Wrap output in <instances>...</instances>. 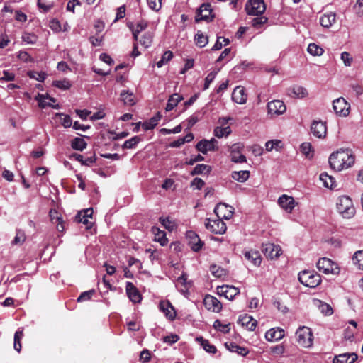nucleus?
<instances>
[{
	"label": "nucleus",
	"mask_w": 363,
	"mask_h": 363,
	"mask_svg": "<svg viewBox=\"0 0 363 363\" xmlns=\"http://www.w3.org/2000/svg\"><path fill=\"white\" fill-rule=\"evenodd\" d=\"M357 359V355L355 353H344L336 355L333 363H354Z\"/></svg>",
	"instance_id": "nucleus-26"
},
{
	"label": "nucleus",
	"mask_w": 363,
	"mask_h": 363,
	"mask_svg": "<svg viewBox=\"0 0 363 363\" xmlns=\"http://www.w3.org/2000/svg\"><path fill=\"white\" fill-rule=\"evenodd\" d=\"M186 239L188 240L189 246L193 251L199 252L202 248L203 243L194 231H187Z\"/></svg>",
	"instance_id": "nucleus-12"
},
{
	"label": "nucleus",
	"mask_w": 363,
	"mask_h": 363,
	"mask_svg": "<svg viewBox=\"0 0 363 363\" xmlns=\"http://www.w3.org/2000/svg\"><path fill=\"white\" fill-rule=\"evenodd\" d=\"M245 10L248 15L259 16L266 10V6L264 0H248Z\"/></svg>",
	"instance_id": "nucleus-6"
},
{
	"label": "nucleus",
	"mask_w": 363,
	"mask_h": 363,
	"mask_svg": "<svg viewBox=\"0 0 363 363\" xmlns=\"http://www.w3.org/2000/svg\"><path fill=\"white\" fill-rule=\"evenodd\" d=\"M23 336V332L21 330H18L15 333L13 347H14V349L18 352H20L21 350V340Z\"/></svg>",
	"instance_id": "nucleus-51"
},
{
	"label": "nucleus",
	"mask_w": 363,
	"mask_h": 363,
	"mask_svg": "<svg viewBox=\"0 0 363 363\" xmlns=\"http://www.w3.org/2000/svg\"><path fill=\"white\" fill-rule=\"evenodd\" d=\"M278 203L287 213H291L296 206L294 198L286 194H283L279 198Z\"/></svg>",
	"instance_id": "nucleus-19"
},
{
	"label": "nucleus",
	"mask_w": 363,
	"mask_h": 363,
	"mask_svg": "<svg viewBox=\"0 0 363 363\" xmlns=\"http://www.w3.org/2000/svg\"><path fill=\"white\" fill-rule=\"evenodd\" d=\"M301 152L307 157L312 158L313 157V151L312 145L310 143H303L300 147Z\"/></svg>",
	"instance_id": "nucleus-41"
},
{
	"label": "nucleus",
	"mask_w": 363,
	"mask_h": 363,
	"mask_svg": "<svg viewBox=\"0 0 363 363\" xmlns=\"http://www.w3.org/2000/svg\"><path fill=\"white\" fill-rule=\"evenodd\" d=\"M203 305L208 311L218 313L222 309V303L216 297L211 295H206L203 299Z\"/></svg>",
	"instance_id": "nucleus-14"
},
{
	"label": "nucleus",
	"mask_w": 363,
	"mask_h": 363,
	"mask_svg": "<svg viewBox=\"0 0 363 363\" xmlns=\"http://www.w3.org/2000/svg\"><path fill=\"white\" fill-rule=\"evenodd\" d=\"M157 125V119H154L152 117L149 121L144 122L142 126L145 130H152Z\"/></svg>",
	"instance_id": "nucleus-56"
},
{
	"label": "nucleus",
	"mask_w": 363,
	"mask_h": 363,
	"mask_svg": "<svg viewBox=\"0 0 363 363\" xmlns=\"http://www.w3.org/2000/svg\"><path fill=\"white\" fill-rule=\"evenodd\" d=\"M149 7L156 11L162 7V0H147Z\"/></svg>",
	"instance_id": "nucleus-58"
},
{
	"label": "nucleus",
	"mask_w": 363,
	"mask_h": 363,
	"mask_svg": "<svg viewBox=\"0 0 363 363\" xmlns=\"http://www.w3.org/2000/svg\"><path fill=\"white\" fill-rule=\"evenodd\" d=\"M262 252L270 259L277 258L281 254V249L279 245L273 243H266L262 246Z\"/></svg>",
	"instance_id": "nucleus-17"
},
{
	"label": "nucleus",
	"mask_w": 363,
	"mask_h": 363,
	"mask_svg": "<svg viewBox=\"0 0 363 363\" xmlns=\"http://www.w3.org/2000/svg\"><path fill=\"white\" fill-rule=\"evenodd\" d=\"M25 239L26 237L24 233L22 231L18 230L17 231L16 235L13 240L12 241V243L16 245L22 244L24 242Z\"/></svg>",
	"instance_id": "nucleus-63"
},
{
	"label": "nucleus",
	"mask_w": 363,
	"mask_h": 363,
	"mask_svg": "<svg viewBox=\"0 0 363 363\" xmlns=\"http://www.w3.org/2000/svg\"><path fill=\"white\" fill-rule=\"evenodd\" d=\"M341 60L343 61L344 65L347 67H350L352 62V57L350 56V53L347 52H343L341 54Z\"/></svg>",
	"instance_id": "nucleus-61"
},
{
	"label": "nucleus",
	"mask_w": 363,
	"mask_h": 363,
	"mask_svg": "<svg viewBox=\"0 0 363 363\" xmlns=\"http://www.w3.org/2000/svg\"><path fill=\"white\" fill-rule=\"evenodd\" d=\"M268 114L272 116H280L284 114L286 111L285 104L281 100H272L267 104Z\"/></svg>",
	"instance_id": "nucleus-8"
},
{
	"label": "nucleus",
	"mask_w": 363,
	"mask_h": 363,
	"mask_svg": "<svg viewBox=\"0 0 363 363\" xmlns=\"http://www.w3.org/2000/svg\"><path fill=\"white\" fill-rule=\"evenodd\" d=\"M52 85L63 90L69 89L71 87L70 82L66 79L54 81Z\"/></svg>",
	"instance_id": "nucleus-53"
},
{
	"label": "nucleus",
	"mask_w": 363,
	"mask_h": 363,
	"mask_svg": "<svg viewBox=\"0 0 363 363\" xmlns=\"http://www.w3.org/2000/svg\"><path fill=\"white\" fill-rule=\"evenodd\" d=\"M37 6L41 12L45 13L55 6V3L50 0H37Z\"/></svg>",
	"instance_id": "nucleus-32"
},
{
	"label": "nucleus",
	"mask_w": 363,
	"mask_h": 363,
	"mask_svg": "<svg viewBox=\"0 0 363 363\" xmlns=\"http://www.w3.org/2000/svg\"><path fill=\"white\" fill-rule=\"evenodd\" d=\"M173 57V53L171 51H166L162 56L160 60L157 62V67H162Z\"/></svg>",
	"instance_id": "nucleus-50"
},
{
	"label": "nucleus",
	"mask_w": 363,
	"mask_h": 363,
	"mask_svg": "<svg viewBox=\"0 0 363 363\" xmlns=\"http://www.w3.org/2000/svg\"><path fill=\"white\" fill-rule=\"evenodd\" d=\"M213 327L216 330H218L222 333H228L230 329L229 323L223 324L219 320H216L214 321Z\"/></svg>",
	"instance_id": "nucleus-52"
},
{
	"label": "nucleus",
	"mask_w": 363,
	"mask_h": 363,
	"mask_svg": "<svg viewBox=\"0 0 363 363\" xmlns=\"http://www.w3.org/2000/svg\"><path fill=\"white\" fill-rule=\"evenodd\" d=\"M160 309L164 313L165 316L170 320H173L175 319L176 311L169 301H162L160 303Z\"/></svg>",
	"instance_id": "nucleus-22"
},
{
	"label": "nucleus",
	"mask_w": 363,
	"mask_h": 363,
	"mask_svg": "<svg viewBox=\"0 0 363 363\" xmlns=\"http://www.w3.org/2000/svg\"><path fill=\"white\" fill-rule=\"evenodd\" d=\"M128 26L132 30L133 35L135 40H138L139 33L140 32H142L143 30H144L147 28V23L146 21L142 20V21H139L135 25V26H134V24L133 23H128Z\"/></svg>",
	"instance_id": "nucleus-27"
},
{
	"label": "nucleus",
	"mask_w": 363,
	"mask_h": 363,
	"mask_svg": "<svg viewBox=\"0 0 363 363\" xmlns=\"http://www.w3.org/2000/svg\"><path fill=\"white\" fill-rule=\"evenodd\" d=\"M333 108L337 115L346 116L350 113V105L344 98L340 97L333 101Z\"/></svg>",
	"instance_id": "nucleus-9"
},
{
	"label": "nucleus",
	"mask_w": 363,
	"mask_h": 363,
	"mask_svg": "<svg viewBox=\"0 0 363 363\" xmlns=\"http://www.w3.org/2000/svg\"><path fill=\"white\" fill-rule=\"evenodd\" d=\"M354 161L355 157L350 149H340L329 157L330 167L337 172L352 167Z\"/></svg>",
	"instance_id": "nucleus-1"
},
{
	"label": "nucleus",
	"mask_w": 363,
	"mask_h": 363,
	"mask_svg": "<svg viewBox=\"0 0 363 363\" xmlns=\"http://www.w3.org/2000/svg\"><path fill=\"white\" fill-rule=\"evenodd\" d=\"M316 265L318 269L325 274H332L337 275L340 273V271L337 264L333 262L330 259L326 257L319 259Z\"/></svg>",
	"instance_id": "nucleus-4"
},
{
	"label": "nucleus",
	"mask_w": 363,
	"mask_h": 363,
	"mask_svg": "<svg viewBox=\"0 0 363 363\" xmlns=\"http://www.w3.org/2000/svg\"><path fill=\"white\" fill-rule=\"evenodd\" d=\"M213 18L212 15L211 5L209 3L203 4L199 11V13L196 17V21H200L201 20L206 21H211Z\"/></svg>",
	"instance_id": "nucleus-13"
},
{
	"label": "nucleus",
	"mask_w": 363,
	"mask_h": 363,
	"mask_svg": "<svg viewBox=\"0 0 363 363\" xmlns=\"http://www.w3.org/2000/svg\"><path fill=\"white\" fill-rule=\"evenodd\" d=\"M87 146V143L82 138H74L71 141V147L76 150L83 151Z\"/></svg>",
	"instance_id": "nucleus-34"
},
{
	"label": "nucleus",
	"mask_w": 363,
	"mask_h": 363,
	"mask_svg": "<svg viewBox=\"0 0 363 363\" xmlns=\"http://www.w3.org/2000/svg\"><path fill=\"white\" fill-rule=\"evenodd\" d=\"M205 226L215 234H223L226 231V225L223 219L217 217L216 219L207 218L206 220Z\"/></svg>",
	"instance_id": "nucleus-7"
},
{
	"label": "nucleus",
	"mask_w": 363,
	"mask_h": 363,
	"mask_svg": "<svg viewBox=\"0 0 363 363\" xmlns=\"http://www.w3.org/2000/svg\"><path fill=\"white\" fill-rule=\"evenodd\" d=\"M182 99H183V97L181 96L178 94H174L173 95H172L170 96V98L169 99L168 102L167 104V106L165 108L166 111H172L178 104V103L179 101H181Z\"/></svg>",
	"instance_id": "nucleus-35"
},
{
	"label": "nucleus",
	"mask_w": 363,
	"mask_h": 363,
	"mask_svg": "<svg viewBox=\"0 0 363 363\" xmlns=\"http://www.w3.org/2000/svg\"><path fill=\"white\" fill-rule=\"evenodd\" d=\"M247 95L242 86H237L232 93V99L238 104H244L246 103Z\"/></svg>",
	"instance_id": "nucleus-21"
},
{
	"label": "nucleus",
	"mask_w": 363,
	"mask_h": 363,
	"mask_svg": "<svg viewBox=\"0 0 363 363\" xmlns=\"http://www.w3.org/2000/svg\"><path fill=\"white\" fill-rule=\"evenodd\" d=\"M296 340L299 345L310 347L313 345V335L308 327H300L296 333Z\"/></svg>",
	"instance_id": "nucleus-5"
},
{
	"label": "nucleus",
	"mask_w": 363,
	"mask_h": 363,
	"mask_svg": "<svg viewBox=\"0 0 363 363\" xmlns=\"http://www.w3.org/2000/svg\"><path fill=\"white\" fill-rule=\"evenodd\" d=\"M319 303V309L320 310L322 313H323L325 315H330L333 313V308L329 304L323 303L320 301Z\"/></svg>",
	"instance_id": "nucleus-55"
},
{
	"label": "nucleus",
	"mask_w": 363,
	"mask_h": 363,
	"mask_svg": "<svg viewBox=\"0 0 363 363\" xmlns=\"http://www.w3.org/2000/svg\"><path fill=\"white\" fill-rule=\"evenodd\" d=\"M352 261L359 269L363 270V250L356 252L352 256Z\"/></svg>",
	"instance_id": "nucleus-40"
},
{
	"label": "nucleus",
	"mask_w": 363,
	"mask_h": 363,
	"mask_svg": "<svg viewBox=\"0 0 363 363\" xmlns=\"http://www.w3.org/2000/svg\"><path fill=\"white\" fill-rule=\"evenodd\" d=\"M231 133V129L230 126H226L225 128L222 127H216L214 129V135L218 138H220L223 136H228Z\"/></svg>",
	"instance_id": "nucleus-44"
},
{
	"label": "nucleus",
	"mask_w": 363,
	"mask_h": 363,
	"mask_svg": "<svg viewBox=\"0 0 363 363\" xmlns=\"http://www.w3.org/2000/svg\"><path fill=\"white\" fill-rule=\"evenodd\" d=\"M218 294L228 300H233L235 296L240 294V290L233 286L225 285L218 287Z\"/></svg>",
	"instance_id": "nucleus-18"
},
{
	"label": "nucleus",
	"mask_w": 363,
	"mask_h": 363,
	"mask_svg": "<svg viewBox=\"0 0 363 363\" xmlns=\"http://www.w3.org/2000/svg\"><path fill=\"white\" fill-rule=\"evenodd\" d=\"M218 141L215 138L211 140H201L196 144V149L203 154H206L208 151L218 150Z\"/></svg>",
	"instance_id": "nucleus-11"
},
{
	"label": "nucleus",
	"mask_w": 363,
	"mask_h": 363,
	"mask_svg": "<svg viewBox=\"0 0 363 363\" xmlns=\"http://www.w3.org/2000/svg\"><path fill=\"white\" fill-rule=\"evenodd\" d=\"M28 75L30 78H33L39 82H43L45 79L46 76H47V74L43 72H30L28 74Z\"/></svg>",
	"instance_id": "nucleus-60"
},
{
	"label": "nucleus",
	"mask_w": 363,
	"mask_h": 363,
	"mask_svg": "<svg viewBox=\"0 0 363 363\" xmlns=\"http://www.w3.org/2000/svg\"><path fill=\"white\" fill-rule=\"evenodd\" d=\"M196 340L200 343L203 350L211 354H215L217 351L216 347L210 343L208 340L203 339L202 337H197Z\"/></svg>",
	"instance_id": "nucleus-31"
},
{
	"label": "nucleus",
	"mask_w": 363,
	"mask_h": 363,
	"mask_svg": "<svg viewBox=\"0 0 363 363\" xmlns=\"http://www.w3.org/2000/svg\"><path fill=\"white\" fill-rule=\"evenodd\" d=\"M245 257L251 262L255 266H259L262 262L261 255L259 252L255 250L246 251L244 253Z\"/></svg>",
	"instance_id": "nucleus-30"
},
{
	"label": "nucleus",
	"mask_w": 363,
	"mask_h": 363,
	"mask_svg": "<svg viewBox=\"0 0 363 363\" xmlns=\"http://www.w3.org/2000/svg\"><path fill=\"white\" fill-rule=\"evenodd\" d=\"M95 293V290L91 289L86 291L82 292L80 296L77 298L78 302H83L89 301L91 298L92 296Z\"/></svg>",
	"instance_id": "nucleus-54"
},
{
	"label": "nucleus",
	"mask_w": 363,
	"mask_h": 363,
	"mask_svg": "<svg viewBox=\"0 0 363 363\" xmlns=\"http://www.w3.org/2000/svg\"><path fill=\"white\" fill-rule=\"evenodd\" d=\"M308 94L307 89L301 86H293L288 89V95L293 98L303 99Z\"/></svg>",
	"instance_id": "nucleus-25"
},
{
	"label": "nucleus",
	"mask_w": 363,
	"mask_h": 363,
	"mask_svg": "<svg viewBox=\"0 0 363 363\" xmlns=\"http://www.w3.org/2000/svg\"><path fill=\"white\" fill-rule=\"evenodd\" d=\"M320 180L323 182L324 186L333 189L335 187V180L332 176L323 172L320 174Z\"/></svg>",
	"instance_id": "nucleus-33"
},
{
	"label": "nucleus",
	"mask_w": 363,
	"mask_h": 363,
	"mask_svg": "<svg viewBox=\"0 0 363 363\" xmlns=\"http://www.w3.org/2000/svg\"><path fill=\"white\" fill-rule=\"evenodd\" d=\"M216 74H217V72H211L207 75V77L205 79V83H204V87H203L204 89H207L209 87L210 84L213 81Z\"/></svg>",
	"instance_id": "nucleus-64"
},
{
	"label": "nucleus",
	"mask_w": 363,
	"mask_h": 363,
	"mask_svg": "<svg viewBox=\"0 0 363 363\" xmlns=\"http://www.w3.org/2000/svg\"><path fill=\"white\" fill-rule=\"evenodd\" d=\"M205 183L201 179V178H195L192 180V182H191V186L194 189H198V190H200L203 188V186H204Z\"/></svg>",
	"instance_id": "nucleus-59"
},
{
	"label": "nucleus",
	"mask_w": 363,
	"mask_h": 363,
	"mask_svg": "<svg viewBox=\"0 0 363 363\" xmlns=\"http://www.w3.org/2000/svg\"><path fill=\"white\" fill-rule=\"evenodd\" d=\"M298 279L303 285L310 288H315L321 283L320 274L314 271H301L298 273Z\"/></svg>",
	"instance_id": "nucleus-3"
},
{
	"label": "nucleus",
	"mask_w": 363,
	"mask_h": 363,
	"mask_svg": "<svg viewBox=\"0 0 363 363\" xmlns=\"http://www.w3.org/2000/svg\"><path fill=\"white\" fill-rule=\"evenodd\" d=\"M281 141L279 140H272L266 143L265 147L267 151H272V150H279L281 147Z\"/></svg>",
	"instance_id": "nucleus-49"
},
{
	"label": "nucleus",
	"mask_w": 363,
	"mask_h": 363,
	"mask_svg": "<svg viewBox=\"0 0 363 363\" xmlns=\"http://www.w3.org/2000/svg\"><path fill=\"white\" fill-rule=\"evenodd\" d=\"M226 349L232 352H235L242 357L246 356L249 353V350L243 347H240L233 342H227L225 343Z\"/></svg>",
	"instance_id": "nucleus-29"
},
{
	"label": "nucleus",
	"mask_w": 363,
	"mask_h": 363,
	"mask_svg": "<svg viewBox=\"0 0 363 363\" xmlns=\"http://www.w3.org/2000/svg\"><path fill=\"white\" fill-rule=\"evenodd\" d=\"M238 323L241 324L242 326H245L249 330L253 331L255 329L257 323L252 316L245 314L239 317Z\"/></svg>",
	"instance_id": "nucleus-23"
},
{
	"label": "nucleus",
	"mask_w": 363,
	"mask_h": 363,
	"mask_svg": "<svg viewBox=\"0 0 363 363\" xmlns=\"http://www.w3.org/2000/svg\"><path fill=\"white\" fill-rule=\"evenodd\" d=\"M311 132L315 138H325L327 135L326 123L322 121H313L311 125Z\"/></svg>",
	"instance_id": "nucleus-10"
},
{
	"label": "nucleus",
	"mask_w": 363,
	"mask_h": 363,
	"mask_svg": "<svg viewBox=\"0 0 363 363\" xmlns=\"http://www.w3.org/2000/svg\"><path fill=\"white\" fill-rule=\"evenodd\" d=\"M232 162L235 163H242L246 162V157L244 155L237 153L230 155Z\"/></svg>",
	"instance_id": "nucleus-62"
},
{
	"label": "nucleus",
	"mask_w": 363,
	"mask_h": 363,
	"mask_svg": "<svg viewBox=\"0 0 363 363\" xmlns=\"http://www.w3.org/2000/svg\"><path fill=\"white\" fill-rule=\"evenodd\" d=\"M56 116L60 117L62 121L61 124L64 128H67L71 127L72 121L70 116L57 113H56Z\"/></svg>",
	"instance_id": "nucleus-48"
},
{
	"label": "nucleus",
	"mask_w": 363,
	"mask_h": 363,
	"mask_svg": "<svg viewBox=\"0 0 363 363\" xmlns=\"http://www.w3.org/2000/svg\"><path fill=\"white\" fill-rule=\"evenodd\" d=\"M140 141V138L139 136H134L129 140H127L124 142L122 147L123 149H132L134 148L136 145Z\"/></svg>",
	"instance_id": "nucleus-47"
},
{
	"label": "nucleus",
	"mask_w": 363,
	"mask_h": 363,
	"mask_svg": "<svg viewBox=\"0 0 363 363\" xmlns=\"http://www.w3.org/2000/svg\"><path fill=\"white\" fill-rule=\"evenodd\" d=\"M232 207L225 203H219L214 208L216 216L221 219H230L233 216Z\"/></svg>",
	"instance_id": "nucleus-15"
},
{
	"label": "nucleus",
	"mask_w": 363,
	"mask_h": 363,
	"mask_svg": "<svg viewBox=\"0 0 363 363\" xmlns=\"http://www.w3.org/2000/svg\"><path fill=\"white\" fill-rule=\"evenodd\" d=\"M308 52L313 56H320L323 55V49L315 43H310L308 46Z\"/></svg>",
	"instance_id": "nucleus-43"
},
{
	"label": "nucleus",
	"mask_w": 363,
	"mask_h": 363,
	"mask_svg": "<svg viewBox=\"0 0 363 363\" xmlns=\"http://www.w3.org/2000/svg\"><path fill=\"white\" fill-rule=\"evenodd\" d=\"M161 224L167 230L169 231H172L174 228V223L169 220V218H160Z\"/></svg>",
	"instance_id": "nucleus-57"
},
{
	"label": "nucleus",
	"mask_w": 363,
	"mask_h": 363,
	"mask_svg": "<svg viewBox=\"0 0 363 363\" xmlns=\"http://www.w3.org/2000/svg\"><path fill=\"white\" fill-rule=\"evenodd\" d=\"M125 289L126 294L132 302L135 303L140 302L142 299L141 294L133 283L127 282Z\"/></svg>",
	"instance_id": "nucleus-20"
},
{
	"label": "nucleus",
	"mask_w": 363,
	"mask_h": 363,
	"mask_svg": "<svg viewBox=\"0 0 363 363\" xmlns=\"http://www.w3.org/2000/svg\"><path fill=\"white\" fill-rule=\"evenodd\" d=\"M210 272L216 278H222L226 276L225 269L216 264H211L210 266Z\"/></svg>",
	"instance_id": "nucleus-39"
},
{
	"label": "nucleus",
	"mask_w": 363,
	"mask_h": 363,
	"mask_svg": "<svg viewBox=\"0 0 363 363\" xmlns=\"http://www.w3.org/2000/svg\"><path fill=\"white\" fill-rule=\"evenodd\" d=\"M267 18L263 16L252 18L251 23L253 28L256 29L261 28L264 24L267 22Z\"/></svg>",
	"instance_id": "nucleus-45"
},
{
	"label": "nucleus",
	"mask_w": 363,
	"mask_h": 363,
	"mask_svg": "<svg viewBox=\"0 0 363 363\" xmlns=\"http://www.w3.org/2000/svg\"><path fill=\"white\" fill-rule=\"evenodd\" d=\"M195 42L197 46L203 48L208 42V36L204 35L201 31H198L195 35Z\"/></svg>",
	"instance_id": "nucleus-38"
},
{
	"label": "nucleus",
	"mask_w": 363,
	"mask_h": 363,
	"mask_svg": "<svg viewBox=\"0 0 363 363\" xmlns=\"http://www.w3.org/2000/svg\"><path fill=\"white\" fill-rule=\"evenodd\" d=\"M232 178L239 182H245L250 177V172L247 170H242L239 172H233Z\"/></svg>",
	"instance_id": "nucleus-37"
},
{
	"label": "nucleus",
	"mask_w": 363,
	"mask_h": 363,
	"mask_svg": "<svg viewBox=\"0 0 363 363\" xmlns=\"http://www.w3.org/2000/svg\"><path fill=\"white\" fill-rule=\"evenodd\" d=\"M336 21V14L333 12H330L328 13H325L320 18V23L324 27L329 28H330Z\"/></svg>",
	"instance_id": "nucleus-28"
},
{
	"label": "nucleus",
	"mask_w": 363,
	"mask_h": 363,
	"mask_svg": "<svg viewBox=\"0 0 363 363\" xmlns=\"http://www.w3.org/2000/svg\"><path fill=\"white\" fill-rule=\"evenodd\" d=\"M211 168L208 165L203 164H197L194 167V170L191 172V174L195 175V174H207V173H209L211 172Z\"/></svg>",
	"instance_id": "nucleus-42"
},
{
	"label": "nucleus",
	"mask_w": 363,
	"mask_h": 363,
	"mask_svg": "<svg viewBox=\"0 0 363 363\" xmlns=\"http://www.w3.org/2000/svg\"><path fill=\"white\" fill-rule=\"evenodd\" d=\"M121 98L125 105L133 106L135 103L134 94L128 91H122Z\"/></svg>",
	"instance_id": "nucleus-36"
},
{
	"label": "nucleus",
	"mask_w": 363,
	"mask_h": 363,
	"mask_svg": "<svg viewBox=\"0 0 363 363\" xmlns=\"http://www.w3.org/2000/svg\"><path fill=\"white\" fill-rule=\"evenodd\" d=\"M284 336V330L277 328H272L265 333V338L267 341L275 342L281 340Z\"/></svg>",
	"instance_id": "nucleus-24"
},
{
	"label": "nucleus",
	"mask_w": 363,
	"mask_h": 363,
	"mask_svg": "<svg viewBox=\"0 0 363 363\" xmlns=\"http://www.w3.org/2000/svg\"><path fill=\"white\" fill-rule=\"evenodd\" d=\"M92 213V208L85 209L79 212L76 215L74 220L77 223H82L84 224L86 229H90L91 228L92 223L89 221V218H91Z\"/></svg>",
	"instance_id": "nucleus-16"
},
{
	"label": "nucleus",
	"mask_w": 363,
	"mask_h": 363,
	"mask_svg": "<svg viewBox=\"0 0 363 363\" xmlns=\"http://www.w3.org/2000/svg\"><path fill=\"white\" fill-rule=\"evenodd\" d=\"M337 210L344 218H351L355 214V208L353 205V202L352 199L347 196H342L338 199Z\"/></svg>",
	"instance_id": "nucleus-2"
},
{
	"label": "nucleus",
	"mask_w": 363,
	"mask_h": 363,
	"mask_svg": "<svg viewBox=\"0 0 363 363\" xmlns=\"http://www.w3.org/2000/svg\"><path fill=\"white\" fill-rule=\"evenodd\" d=\"M153 33L152 32L145 33L142 38L140 40V43L145 48H149L152 42Z\"/></svg>",
	"instance_id": "nucleus-46"
}]
</instances>
